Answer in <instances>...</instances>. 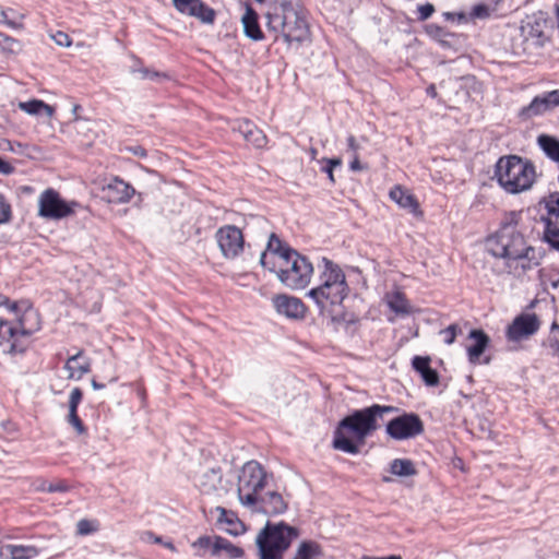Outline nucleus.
<instances>
[{
	"label": "nucleus",
	"instance_id": "f257e3e1",
	"mask_svg": "<svg viewBox=\"0 0 559 559\" xmlns=\"http://www.w3.org/2000/svg\"><path fill=\"white\" fill-rule=\"evenodd\" d=\"M396 411L397 408L394 406L379 404L354 411L345 416L335 428L333 449L348 454H358L366 438L379 428L377 419Z\"/></svg>",
	"mask_w": 559,
	"mask_h": 559
},
{
	"label": "nucleus",
	"instance_id": "f03ea898",
	"mask_svg": "<svg viewBox=\"0 0 559 559\" xmlns=\"http://www.w3.org/2000/svg\"><path fill=\"white\" fill-rule=\"evenodd\" d=\"M266 27L275 34L274 40L280 36L287 45H300L309 39L308 22L301 9L292 1H283L266 14Z\"/></svg>",
	"mask_w": 559,
	"mask_h": 559
},
{
	"label": "nucleus",
	"instance_id": "7ed1b4c3",
	"mask_svg": "<svg viewBox=\"0 0 559 559\" xmlns=\"http://www.w3.org/2000/svg\"><path fill=\"white\" fill-rule=\"evenodd\" d=\"M535 177L533 163L516 155L502 156L495 166V178L509 193L528 190L533 186Z\"/></svg>",
	"mask_w": 559,
	"mask_h": 559
},
{
	"label": "nucleus",
	"instance_id": "20e7f679",
	"mask_svg": "<svg viewBox=\"0 0 559 559\" xmlns=\"http://www.w3.org/2000/svg\"><path fill=\"white\" fill-rule=\"evenodd\" d=\"M276 273L280 282L290 289H302L313 274L312 263L293 248L285 249L283 258L269 267Z\"/></svg>",
	"mask_w": 559,
	"mask_h": 559
},
{
	"label": "nucleus",
	"instance_id": "39448f33",
	"mask_svg": "<svg viewBox=\"0 0 559 559\" xmlns=\"http://www.w3.org/2000/svg\"><path fill=\"white\" fill-rule=\"evenodd\" d=\"M298 537L296 527L284 522H266L257 536L259 559H283L293 539Z\"/></svg>",
	"mask_w": 559,
	"mask_h": 559
},
{
	"label": "nucleus",
	"instance_id": "423d86ee",
	"mask_svg": "<svg viewBox=\"0 0 559 559\" xmlns=\"http://www.w3.org/2000/svg\"><path fill=\"white\" fill-rule=\"evenodd\" d=\"M552 31L551 21L544 12L527 16L513 38L512 49L516 55H532L544 46Z\"/></svg>",
	"mask_w": 559,
	"mask_h": 559
},
{
	"label": "nucleus",
	"instance_id": "0eeeda50",
	"mask_svg": "<svg viewBox=\"0 0 559 559\" xmlns=\"http://www.w3.org/2000/svg\"><path fill=\"white\" fill-rule=\"evenodd\" d=\"M486 248L493 257L506 260L522 259L530 249L523 235L512 223L503 224L495 235L488 237Z\"/></svg>",
	"mask_w": 559,
	"mask_h": 559
},
{
	"label": "nucleus",
	"instance_id": "6e6552de",
	"mask_svg": "<svg viewBox=\"0 0 559 559\" xmlns=\"http://www.w3.org/2000/svg\"><path fill=\"white\" fill-rule=\"evenodd\" d=\"M267 474L257 461L243 464L238 475L237 495L240 503L246 508L257 506L258 496L266 486Z\"/></svg>",
	"mask_w": 559,
	"mask_h": 559
},
{
	"label": "nucleus",
	"instance_id": "1a4fd4ad",
	"mask_svg": "<svg viewBox=\"0 0 559 559\" xmlns=\"http://www.w3.org/2000/svg\"><path fill=\"white\" fill-rule=\"evenodd\" d=\"M35 313L32 310L26 311L19 319V328L12 326L7 320L0 319V346L8 343V348L3 352L10 354L24 353L26 345L21 342V337H28L33 330L25 326V321Z\"/></svg>",
	"mask_w": 559,
	"mask_h": 559
},
{
	"label": "nucleus",
	"instance_id": "9d476101",
	"mask_svg": "<svg viewBox=\"0 0 559 559\" xmlns=\"http://www.w3.org/2000/svg\"><path fill=\"white\" fill-rule=\"evenodd\" d=\"M38 214L45 218L60 219L74 213L80 204L75 201L67 202L53 189L45 190L39 197Z\"/></svg>",
	"mask_w": 559,
	"mask_h": 559
},
{
	"label": "nucleus",
	"instance_id": "9b49d317",
	"mask_svg": "<svg viewBox=\"0 0 559 559\" xmlns=\"http://www.w3.org/2000/svg\"><path fill=\"white\" fill-rule=\"evenodd\" d=\"M385 431L394 440H406L423 433L424 423L417 414L404 413L391 419Z\"/></svg>",
	"mask_w": 559,
	"mask_h": 559
},
{
	"label": "nucleus",
	"instance_id": "f8f14e48",
	"mask_svg": "<svg viewBox=\"0 0 559 559\" xmlns=\"http://www.w3.org/2000/svg\"><path fill=\"white\" fill-rule=\"evenodd\" d=\"M215 239L225 259H236L245 248L242 230L235 225H224L215 233Z\"/></svg>",
	"mask_w": 559,
	"mask_h": 559
},
{
	"label": "nucleus",
	"instance_id": "ddd939ff",
	"mask_svg": "<svg viewBox=\"0 0 559 559\" xmlns=\"http://www.w3.org/2000/svg\"><path fill=\"white\" fill-rule=\"evenodd\" d=\"M543 202L547 210V216H542V223L544 225L543 240L552 249L559 250V193H550Z\"/></svg>",
	"mask_w": 559,
	"mask_h": 559
},
{
	"label": "nucleus",
	"instance_id": "4468645a",
	"mask_svg": "<svg viewBox=\"0 0 559 559\" xmlns=\"http://www.w3.org/2000/svg\"><path fill=\"white\" fill-rule=\"evenodd\" d=\"M348 293V286L346 283L340 284H321L316 288L310 289L307 295L316 302L321 311H323L328 305L336 306L341 305Z\"/></svg>",
	"mask_w": 559,
	"mask_h": 559
},
{
	"label": "nucleus",
	"instance_id": "2eb2a0df",
	"mask_svg": "<svg viewBox=\"0 0 559 559\" xmlns=\"http://www.w3.org/2000/svg\"><path fill=\"white\" fill-rule=\"evenodd\" d=\"M559 105V91L555 90L543 95H538L533 100L520 109L518 116L521 120L527 121L534 117L542 116Z\"/></svg>",
	"mask_w": 559,
	"mask_h": 559
},
{
	"label": "nucleus",
	"instance_id": "dca6fc26",
	"mask_svg": "<svg viewBox=\"0 0 559 559\" xmlns=\"http://www.w3.org/2000/svg\"><path fill=\"white\" fill-rule=\"evenodd\" d=\"M103 199L108 203H126L133 197L135 190L122 179L115 177L103 186Z\"/></svg>",
	"mask_w": 559,
	"mask_h": 559
},
{
	"label": "nucleus",
	"instance_id": "f3484780",
	"mask_svg": "<svg viewBox=\"0 0 559 559\" xmlns=\"http://www.w3.org/2000/svg\"><path fill=\"white\" fill-rule=\"evenodd\" d=\"M539 328L536 314H521L509 325L507 336L510 341H520L534 334Z\"/></svg>",
	"mask_w": 559,
	"mask_h": 559
},
{
	"label": "nucleus",
	"instance_id": "a211bd4d",
	"mask_svg": "<svg viewBox=\"0 0 559 559\" xmlns=\"http://www.w3.org/2000/svg\"><path fill=\"white\" fill-rule=\"evenodd\" d=\"M173 2L179 12L194 16L203 23L212 24L215 20V11L201 0H173Z\"/></svg>",
	"mask_w": 559,
	"mask_h": 559
},
{
	"label": "nucleus",
	"instance_id": "6ab92c4d",
	"mask_svg": "<svg viewBox=\"0 0 559 559\" xmlns=\"http://www.w3.org/2000/svg\"><path fill=\"white\" fill-rule=\"evenodd\" d=\"M258 501L254 508H249L251 511L274 516L283 514L287 510V502L277 491H267L265 495H259Z\"/></svg>",
	"mask_w": 559,
	"mask_h": 559
},
{
	"label": "nucleus",
	"instance_id": "aec40b11",
	"mask_svg": "<svg viewBox=\"0 0 559 559\" xmlns=\"http://www.w3.org/2000/svg\"><path fill=\"white\" fill-rule=\"evenodd\" d=\"M274 307L280 314L288 319H302L306 314V307L304 302L293 296L278 295L273 299Z\"/></svg>",
	"mask_w": 559,
	"mask_h": 559
},
{
	"label": "nucleus",
	"instance_id": "412c9836",
	"mask_svg": "<svg viewBox=\"0 0 559 559\" xmlns=\"http://www.w3.org/2000/svg\"><path fill=\"white\" fill-rule=\"evenodd\" d=\"M468 338L474 341V344L467 347L468 360L476 364L488 347L490 338L483 330L477 329L471 330Z\"/></svg>",
	"mask_w": 559,
	"mask_h": 559
},
{
	"label": "nucleus",
	"instance_id": "4be33fe9",
	"mask_svg": "<svg viewBox=\"0 0 559 559\" xmlns=\"http://www.w3.org/2000/svg\"><path fill=\"white\" fill-rule=\"evenodd\" d=\"M64 368L69 371V379L80 380L91 371V359L84 356L83 350H79L68 358Z\"/></svg>",
	"mask_w": 559,
	"mask_h": 559
},
{
	"label": "nucleus",
	"instance_id": "5701e85b",
	"mask_svg": "<svg viewBox=\"0 0 559 559\" xmlns=\"http://www.w3.org/2000/svg\"><path fill=\"white\" fill-rule=\"evenodd\" d=\"M390 198L399 204L400 207L407 210L409 213L414 215L421 214L417 199L401 186H395L391 189Z\"/></svg>",
	"mask_w": 559,
	"mask_h": 559
},
{
	"label": "nucleus",
	"instance_id": "b1692460",
	"mask_svg": "<svg viewBox=\"0 0 559 559\" xmlns=\"http://www.w3.org/2000/svg\"><path fill=\"white\" fill-rule=\"evenodd\" d=\"M198 487L205 495L217 492L221 489V468H209L198 477Z\"/></svg>",
	"mask_w": 559,
	"mask_h": 559
},
{
	"label": "nucleus",
	"instance_id": "393cba45",
	"mask_svg": "<svg viewBox=\"0 0 559 559\" xmlns=\"http://www.w3.org/2000/svg\"><path fill=\"white\" fill-rule=\"evenodd\" d=\"M39 554L35 546L3 545L0 547L1 559H33Z\"/></svg>",
	"mask_w": 559,
	"mask_h": 559
},
{
	"label": "nucleus",
	"instance_id": "a878e982",
	"mask_svg": "<svg viewBox=\"0 0 559 559\" xmlns=\"http://www.w3.org/2000/svg\"><path fill=\"white\" fill-rule=\"evenodd\" d=\"M239 133L243 139L255 147H263L266 144V136L262 130L249 120H245L238 126Z\"/></svg>",
	"mask_w": 559,
	"mask_h": 559
},
{
	"label": "nucleus",
	"instance_id": "bb28decb",
	"mask_svg": "<svg viewBox=\"0 0 559 559\" xmlns=\"http://www.w3.org/2000/svg\"><path fill=\"white\" fill-rule=\"evenodd\" d=\"M241 21L247 37L255 41L263 39L264 35L259 25L258 14L251 7H247Z\"/></svg>",
	"mask_w": 559,
	"mask_h": 559
},
{
	"label": "nucleus",
	"instance_id": "cd10ccee",
	"mask_svg": "<svg viewBox=\"0 0 559 559\" xmlns=\"http://www.w3.org/2000/svg\"><path fill=\"white\" fill-rule=\"evenodd\" d=\"M223 554L226 558L235 559L242 557L243 550L231 544L226 538L214 536L213 557H222Z\"/></svg>",
	"mask_w": 559,
	"mask_h": 559
},
{
	"label": "nucleus",
	"instance_id": "c85d7f7f",
	"mask_svg": "<svg viewBox=\"0 0 559 559\" xmlns=\"http://www.w3.org/2000/svg\"><path fill=\"white\" fill-rule=\"evenodd\" d=\"M216 510L219 512L218 522L227 525L225 530L228 534L237 536L245 532V525L234 512H228L222 507H217Z\"/></svg>",
	"mask_w": 559,
	"mask_h": 559
},
{
	"label": "nucleus",
	"instance_id": "c756f323",
	"mask_svg": "<svg viewBox=\"0 0 559 559\" xmlns=\"http://www.w3.org/2000/svg\"><path fill=\"white\" fill-rule=\"evenodd\" d=\"M322 262L324 263V271L322 272L321 275V284L346 283L345 274L343 273L338 265H336L326 258H323Z\"/></svg>",
	"mask_w": 559,
	"mask_h": 559
},
{
	"label": "nucleus",
	"instance_id": "7c9ffc66",
	"mask_svg": "<svg viewBox=\"0 0 559 559\" xmlns=\"http://www.w3.org/2000/svg\"><path fill=\"white\" fill-rule=\"evenodd\" d=\"M537 144L542 151L554 162L559 163V140L548 134H540Z\"/></svg>",
	"mask_w": 559,
	"mask_h": 559
},
{
	"label": "nucleus",
	"instance_id": "2f4dec72",
	"mask_svg": "<svg viewBox=\"0 0 559 559\" xmlns=\"http://www.w3.org/2000/svg\"><path fill=\"white\" fill-rule=\"evenodd\" d=\"M19 108L28 115H40L41 112H45L47 117H51L55 112L52 106L46 104L40 99L22 102L19 104Z\"/></svg>",
	"mask_w": 559,
	"mask_h": 559
},
{
	"label": "nucleus",
	"instance_id": "473e14b6",
	"mask_svg": "<svg viewBox=\"0 0 559 559\" xmlns=\"http://www.w3.org/2000/svg\"><path fill=\"white\" fill-rule=\"evenodd\" d=\"M289 248L288 246H285L282 240L276 236V234L272 233L269 237V241L266 245L265 251L261 253L260 257V264L263 267H267L266 263V252L270 251L278 257V260L283 258V253L285 252V249Z\"/></svg>",
	"mask_w": 559,
	"mask_h": 559
},
{
	"label": "nucleus",
	"instance_id": "72a5a7b5",
	"mask_svg": "<svg viewBox=\"0 0 559 559\" xmlns=\"http://www.w3.org/2000/svg\"><path fill=\"white\" fill-rule=\"evenodd\" d=\"M390 472L396 476H413L416 475L414 463L407 459H395L390 464Z\"/></svg>",
	"mask_w": 559,
	"mask_h": 559
},
{
	"label": "nucleus",
	"instance_id": "f704fd0d",
	"mask_svg": "<svg viewBox=\"0 0 559 559\" xmlns=\"http://www.w3.org/2000/svg\"><path fill=\"white\" fill-rule=\"evenodd\" d=\"M23 19L24 14H19L13 9L0 10V23H3L11 28H23Z\"/></svg>",
	"mask_w": 559,
	"mask_h": 559
},
{
	"label": "nucleus",
	"instance_id": "c9c22d12",
	"mask_svg": "<svg viewBox=\"0 0 559 559\" xmlns=\"http://www.w3.org/2000/svg\"><path fill=\"white\" fill-rule=\"evenodd\" d=\"M388 305H389L390 309L392 311H394L395 313H402V314L408 313L407 300L405 299L403 294H401L399 292L389 296Z\"/></svg>",
	"mask_w": 559,
	"mask_h": 559
},
{
	"label": "nucleus",
	"instance_id": "e433bc0d",
	"mask_svg": "<svg viewBox=\"0 0 559 559\" xmlns=\"http://www.w3.org/2000/svg\"><path fill=\"white\" fill-rule=\"evenodd\" d=\"M214 537L200 536L193 544L192 547L197 550L198 556H204L206 551H211L213 556Z\"/></svg>",
	"mask_w": 559,
	"mask_h": 559
},
{
	"label": "nucleus",
	"instance_id": "4c0bfd02",
	"mask_svg": "<svg viewBox=\"0 0 559 559\" xmlns=\"http://www.w3.org/2000/svg\"><path fill=\"white\" fill-rule=\"evenodd\" d=\"M322 162L325 163V165L321 168L323 173L328 175V178L331 183L335 182L334 178V168L342 165V159L338 157L335 158H322Z\"/></svg>",
	"mask_w": 559,
	"mask_h": 559
},
{
	"label": "nucleus",
	"instance_id": "58836bf2",
	"mask_svg": "<svg viewBox=\"0 0 559 559\" xmlns=\"http://www.w3.org/2000/svg\"><path fill=\"white\" fill-rule=\"evenodd\" d=\"M68 421L70 425H72L79 435H82L85 432V427L83 425V421L78 415V409H69L68 414Z\"/></svg>",
	"mask_w": 559,
	"mask_h": 559
},
{
	"label": "nucleus",
	"instance_id": "ea45409f",
	"mask_svg": "<svg viewBox=\"0 0 559 559\" xmlns=\"http://www.w3.org/2000/svg\"><path fill=\"white\" fill-rule=\"evenodd\" d=\"M413 368L419 373H424L430 368V358L424 356H415L412 360Z\"/></svg>",
	"mask_w": 559,
	"mask_h": 559
},
{
	"label": "nucleus",
	"instance_id": "a19ab883",
	"mask_svg": "<svg viewBox=\"0 0 559 559\" xmlns=\"http://www.w3.org/2000/svg\"><path fill=\"white\" fill-rule=\"evenodd\" d=\"M420 377L423 381L429 386H435L439 383V374L437 370L432 369L431 367L421 373Z\"/></svg>",
	"mask_w": 559,
	"mask_h": 559
},
{
	"label": "nucleus",
	"instance_id": "79ce46f5",
	"mask_svg": "<svg viewBox=\"0 0 559 559\" xmlns=\"http://www.w3.org/2000/svg\"><path fill=\"white\" fill-rule=\"evenodd\" d=\"M267 225L269 222L263 216H250V218L246 221L245 228L259 227L265 229Z\"/></svg>",
	"mask_w": 559,
	"mask_h": 559
},
{
	"label": "nucleus",
	"instance_id": "37998d69",
	"mask_svg": "<svg viewBox=\"0 0 559 559\" xmlns=\"http://www.w3.org/2000/svg\"><path fill=\"white\" fill-rule=\"evenodd\" d=\"M83 397V392L80 388H74L70 393L69 409H78L79 404Z\"/></svg>",
	"mask_w": 559,
	"mask_h": 559
},
{
	"label": "nucleus",
	"instance_id": "c03bdc74",
	"mask_svg": "<svg viewBox=\"0 0 559 559\" xmlns=\"http://www.w3.org/2000/svg\"><path fill=\"white\" fill-rule=\"evenodd\" d=\"M417 11H418V20L426 21L435 12V7L431 3H425L421 5H418Z\"/></svg>",
	"mask_w": 559,
	"mask_h": 559
},
{
	"label": "nucleus",
	"instance_id": "a18cd8bd",
	"mask_svg": "<svg viewBox=\"0 0 559 559\" xmlns=\"http://www.w3.org/2000/svg\"><path fill=\"white\" fill-rule=\"evenodd\" d=\"M38 489L41 491L56 492V491H66L68 489V487L63 483L53 485V484H48L47 481L44 480V481H41Z\"/></svg>",
	"mask_w": 559,
	"mask_h": 559
},
{
	"label": "nucleus",
	"instance_id": "49530a36",
	"mask_svg": "<svg viewBox=\"0 0 559 559\" xmlns=\"http://www.w3.org/2000/svg\"><path fill=\"white\" fill-rule=\"evenodd\" d=\"M55 43L61 47H69L72 44L71 38L68 34L58 31L55 35L51 36Z\"/></svg>",
	"mask_w": 559,
	"mask_h": 559
},
{
	"label": "nucleus",
	"instance_id": "de8ad7c7",
	"mask_svg": "<svg viewBox=\"0 0 559 559\" xmlns=\"http://www.w3.org/2000/svg\"><path fill=\"white\" fill-rule=\"evenodd\" d=\"M10 205L5 202L4 197L0 194V224L7 222L10 218Z\"/></svg>",
	"mask_w": 559,
	"mask_h": 559
},
{
	"label": "nucleus",
	"instance_id": "09e8293b",
	"mask_svg": "<svg viewBox=\"0 0 559 559\" xmlns=\"http://www.w3.org/2000/svg\"><path fill=\"white\" fill-rule=\"evenodd\" d=\"M489 13V8L486 4H477L473 8L471 15L476 19H486Z\"/></svg>",
	"mask_w": 559,
	"mask_h": 559
},
{
	"label": "nucleus",
	"instance_id": "8fccbe9b",
	"mask_svg": "<svg viewBox=\"0 0 559 559\" xmlns=\"http://www.w3.org/2000/svg\"><path fill=\"white\" fill-rule=\"evenodd\" d=\"M440 334L443 335V342L447 345H451L455 342V326L449 325L448 328L440 331Z\"/></svg>",
	"mask_w": 559,
	"mask_h": 559
},
{
	"label": "nucleus",
	"instance_id": "3c124183",
	"mask_svg": "<svg viewBox=\"0 0 559 559\" xmlns=\"http://www.w3.org/2000/svg\"><path fill=\"white\" fill-rule=\"evenodd\" d=\"M78 534L80 535H87L95 531L92 523L88 520H80L78 522Z\"/></svg>",
	"mask_w": 559,
	"mask_h": 559
},
{
	"label": "nucleus",
	"instance_id": "603ef678",
	"mask_svg": "<svg viewBox=\"0 0 559 559\" xmlns=\"http://www.w3.org/2000/svg\"><path fill=\"white\" fill-rule=\"evenodd\" d=\"M138 72L141 74L142 80H155L160 76V73L147 68H141L138 70Z\"/></svg>",
	"mask_w": 559,
	"mask_h": 559
},
{
	"label": "nucleus",
	"instance_id": "864d4df0",
	"mask_svg": "<svg viewBox=\"0 0 559 559\" xmlns=\"http://www.w3.org/2000/svg\"><path fill=\"white\" fill-rule=\"evenodd\" d=\"M3 41H4V46H3L4 49H8L11 52H14V51H16V49L20 48V43L16 39H13L9 36H4Z\"/></svg>",
	"mask_w": 559,
	"mask_h": 559
},
{
	"label": "nucleus",
	"instance_id": "5fc2aeb1",
	"mask_svg": "<svg viewBox=\"0 0 559 559\" xmlns=\"http://www.w3.org/2000/svg\"><path fill=\"white\" fill-rule=\"evenodd\" d=\"M13 173H14V167L9 162H7L2 157H0V174L1 175H11Z\"/></svg>",
	"mask_w": 559,
	"mask_h": 559
},
{
	"label": "nucleus",
	"instance_id": "6e6d98bb",
	"mask_svg": "<svg viewBox=\"0 0 559 559\" xmlns=\"http://www.w3.org/2000/svg\"><path fill=\"white\" fill-rule=\"evenodd\" d=\"M88 124V121L87 120H84V119H80L78 117L74 118L73 120V127L75 130H82V129H85Z\"/></svg>",
	"mask_w": 559,
	"mask_h": 559
},
{
	"label": "nucleus",
	"instance_id": "4d7b16f0",
	"mask_svg": "<svg viewBox=\"0 0 559 559\" xmlns=\"http://www.w3.org/2000/svg\"><path fill=\"white\" fill-rule=\"evenodd\" d=\"M347 145H348V148L354 152V155L357 153L358 148H359V145L357 144L356 142V139L354 135H349L347 138Z\"/></svg>",
	"mask_w": 559,
	"mask_h": 559
},
{
	"label": "nucleus",
	"instance_id": "13d9d810",
	"mask_svg": "<svg viewBox=\"0 0 559 559\" xmlns=\"http://www.w3.org/2000/svg\"><path fill=\"white\" fill-rule=\"evenodd\" d=\"M349 168L354 171H358L362 169V166L359 162L357 154L354 155V159L350 162Z\"/></svg>",
	"mask_w": 559,
	"mask_h": 559
},
{
	"label": "nucleus",
	"instance_id": "bf43d9fd",
	"mask_svg": "<svg viewBox=\"0 0 559 559\" xmlns=\"http://www.w3.org/2000/svg\"><path fill=\"white\" fill-rule=\"evenodd\" d=\"M550 353L557 355L559 353V343L556 340L549 338Z\"/></svg>",
	"mask_w": 559,
	"mask_h": 559
},
{
	"label": "nucleus",
	"instance_id": "052dcab7",
	"mask_svg": "<svg viewBox=\"0 0 559 559\" xmlns=\"http://www.w3.org/2000/svg\"><path fill=\"white\" fill-rule=\"evenodd\" d=\"M428 31H429V33H431V34L433 33L436 35H443V33H444L442 27H440L438 25H433V24L428 25Z\"/></svg>",
	"mask_w": 559,
	"mask_h": 559
},
{
	"label": "nucleus",
	"instance_id": "680f3d73",
	"mask_svg": "<svg viewBox=\"0 0 559 559\" xmlns=\"http://www.w3.org/2000/svg\"><path fill=\"white\" fill-rule=\"evenodd\" d=\"M154 533L146 531L141 535V539L146 543L153 542Z\"/></svg>",
	"mask_w": 559,
	"mask_h": 559
},
{
	"label": "nucleus",
	"instance_id": "e2e57ef3",
	"mask_svg": "<svg viewBox=\"0 0 559 559\" xmlns=\"http://www.w3.org/2000/svg\"><path fill=\"white\" fill-rule=\"evenodd\" d=\"M134 155L144 157L146 156V151L141 146H135L134 148H131Z\"/></svg>",
	"mask_w": 559,
	"mask_h": 559
},
{
	"label": "nucleus",
	"instance_id": "0e129e2a",
	"mask_svg": "<svg viewBox=\"0 0 559 559\" xmlns=\"http://www.w3.org/2000/svg\"><path fill=\"white\" fill-rule=\"evenodd\" d=\"M427 94L431 97H436L437 96V90H436V86L433 84L429 85L426 90Z\"/></svg>",
	"mask_w": 559,
	"mask_h": 559
},
{
	"label": "nucleus",
	"instance_id": "69168bd1",
	"mask_svg": "<svg viewBox=\"0 0 559 559\" xmlns=\"http://www.w3.org/2000/svg\"><path fill=\"white\" fill-rule=\"evenodd\" d=\"M361 559H402V557L401 556H396V555H392V556H389V557H382V558L365 556Z\"/></svg>",
	"mask_w": 559,
	"mask_h": 559
},
{
	"label": "nucleus",
	"instance_id": "338daca9",
	"mask_svg": "<svg viewBox=\"0 0 559 559\" xmlns=\"http://www.w3.org/2000/svg\"><path fill=\"white\" fill-rule=\"evenodd\" d=\"M91 384L94 390H102L105 388V384L97 382L95 379L91 381Z\"/></svg>",
	"mask_w": 559,
	"mask_h": 559
},
{
	"label": "nucleus",
	"instance_id": "774afa93",
	"mask_svg": "<svg viewBox=\"0 0 559 559\" xmlns=\"http://www.w3.org/2000/svg\"><path fill=\"white\" fill-rule=\"evenodd\" d=\"M452 325L455 326V338H456L457 335H461L463 333V330H462V326L457 323H453Z\"/></svg>",
	"mask_w": 559,
	"mask_h": 559
}]
</instances>
